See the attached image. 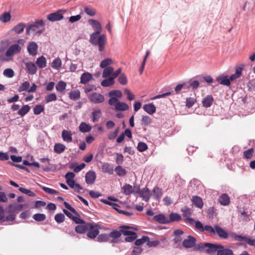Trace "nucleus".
Wrapping results in <instances>:
<instances>
[{
    "label": "nucleus",
    "instance_id": "obj_32",
    "mask_svg": "<svg viewBox=\"0 0 255 255\" xmlns=\"http://www.w3.org/2000/svg\"><path fill=\"white\" fill-rule=\"evenodd\" d=\"M9 215L5 217L4 214L0 216V221L2 222L7 221H13L15 220L16 217L15 214L9 213Z\"/></svg>",
    "mask_w": 255,
    "mask_h": 255
},
{
    "label": "nucleus",
    "instance_id": "obj_14",
    "mask_svg": "<svg viewBox=\"0 0 255 255\" xmlns=\"http://www.w3.org/2000/svg\"><path fill=\"white\" fill-rule=\"evenodd\" d=\"M96 178V174L95 171L90 170L85 175V181L88 184H93Z\"/></svg>",
    "mask_w": 255,
    "mask_h": 255
},
{
    "label": "nucleus",
    "instance_id": "obj_44",
    "mask_svg": "<svg viewBox=\"0 0 255 255\" xmlns=\"http://www.w3.org/2000/svg\"><path fill=\"white\" fill-rule=\"evenodd\" d=\"M140 191L139 185L135 184L132 187L131 185L128 184V194L130 193L139 194Z\"/></svg>",
    "mask_w": 255,
    "mask_h": 255
},
{
    "label": "nucleus",
    "instance_id": "obj_1",
    "mask_svg": "<svg viewBox=\"0 0 255 255\" xmlns=\"http://www.w3.org/2000/svg\"><path fill=\"white\" fill-rule=\"evenodd\" d=\"M25 40L24 39H19L17 40L16 43L11 44L7 49V54L13 58L14 55L19 53L22 47L24 46L25 43Z\"/></svg>",
    "mask_w": 255,
    "mask_h": 255
},
{
    "label": "nucleus",
    "instance_id": "obj_57",
    "mask_svg": "<svg viewBox=\"0 0 255 255\" xmlns=\"http://www.w3.org/2000/svg\"><path fill=\"white\" fill-rule=\"evenodd\" d=\"M18 190L20 191L21 193L27 194L30 197H34L36 195L35 194L34 192H32L30 190L27 189L23 187H19L18 188Z\"/></svg>",
    "mask_w": 255,
    "mask_h": 255
},
{
    "label": "nucleus",
    "instance_id": "obj_17",
    "mask_svg": "<svg viewBox=\"0 0 255 255\" xmlns=\"http://www.w3.org/2000/svg\"><path fill=\"white\" fill-rule=\"evenodd\" d=\"M215 234L221 239H226L228 238V234L222 227L216 225L215 226Z\"/></svg>",
    "mask_w": 255,
    "mask_h": 255
},
{
    "label": "nucleus",
    "instance_id": "obj_11",
    "mask_svg": "<svg viewBox=\"0 0 255 255\" xmlns=\"http://www.w3.org/2000/svg\"><path fill=\"white\" fill-rule=\"evenodd\" d=\"M88 23L92 26L96 31L92 34L94 35H99L101 33L102 31V26L100 23L96 20L90 19L88 20Z\"/></svg>",
    "mask_w": 255,
    "mask_h": 255
},
{
    "label": "nucleus",
    "instance_id": "obj_61",
    "mask_svg": "<svg viewBox=\"0 0 255 255\" xmlns=\"http://www.w3.org/2000/svg\"><path fill=\"white\" fill-rule=\"evenodd\" d=\"M54 219L58 223H61L65 220V216L62 213H58L55 215Z\"/></svg>",
    "mask_w": 255,
    "mask_h": 255
},
{
    "label": "nucleus",
    "instance_id": "obj_35",
    "mask_svg": "<svg viewBox=\"0 0 255 255\" xmlns=\"http://www.w3.org/2000/svg\"><path fill=\"white\" fill-rule=\"evenodd\" d=\"M108 95L111 98L110 99H118V98L122 97V93L119 90H112L109 92Z\"/></svg>",
    "mask_w": 255,
    "mask_h": 255
},
{
    "label": "nucleus",
    "instance_id": "obj_34",
    "mask_svg": "<svg viewBox=\"0 0 255 255\" xmlns=\"http://www.w3.org/2000/svg\"><path fill=\"white\" fill-rule=\"evenodd\" d=\"M65 148L66 146L63 144L55 143L54 146V151L57 154H60L65 150Z\"/></svg>",
    "mask_w": 255,
    "mask_h": 255
},
{
    "label": "nucleus",
    "instance_id": "obj_52",
    "mask_svg": "<svg viewBox=\"0 0 255 255\" xmlns=\"http://www.w3.org/2000/svg\"><path fill=\"white\" fill-rule=\"evenodd\" d=\"M84 11L88 15L93 16L96 13V10L95 8H93L89 6L84 7Z\"/></svg>",
    "mask_w": 255,
    "mask_h": 255
},
{
    "label": "nucleus",
    "instance_id": "obj_24",
    "mask_svg": "<svg viewBox=\"0 0 255 255\" xmlns=\"http://www.w3.org/2000/svg\"><path fill=\"white\" fill-rule=\"evenodd\" d=\"M216 81L221 85L229 86L231 84L230 79L227 76H219L216 78Z\"/></svg>",
    "mask_w": 255,
    "mask_h": 255
},
{
    "label": "nucleus",
    "instance_id": "obj_27",
    "mask_svg": "<svg viewBox=\"0 0 255 255\" xmlns=\"http://www.w3.org/2000/svg\"><path fill=\"white\" fill-rule=\"evenodd\" d=\"M102 170L104 173L111 175L114 172V167L110 164L104 163L102 165Z\"/></svg>",
    "mask_w": 255,
    "mask_h": 255
},
{
    "label": "nucleus",
    "instance_id": "obj_28",
    "mask_svg": "<svg viewBox=\"0 0 255 255\" xmlns=\"http://www.w3.org/2000/svg\"><path fill=\"white\" fill-rule=\"evenodd\" d=\"M213 98L212 95H207L202 100L203 106L205 108L210 107L213 104Z\"/></svg>",
    "mask_w": 255,
    "mask_h": 255
},
{
    "label": "nucleus",
    "instance_id": "obj_54",
    "mask_svg": "<svg viewBox=\"0 0 255 255\" xmlns=\"http://www.w3.org/2000/svg\"><path fill=\"white\" fill-rule=\"evenodd\" d=\"M44 110L43 106L38 104L36 105L33 108V113L35 115H38L40 114Z\"/></svg>",
    "mask_w": 255,
    "mask_h": 255
},
{
    "label": "nucleus",
    "instance_id": "obj_8",
    "mask_svg": "<svg viewBox=\"0 0 255 255\" xmlns=\"http://www.w3.org/2000/svg\"><path fill=\"white\" fill-rule=\"evenodd\" d=\"M205 246L206 247L205 251L206 253L210 255H214L216 253H217L219 244L206 243Z\"/></svg>",
    "mask_w": 255,
    "mask_h": 255
},
{
    "label": "nucleus",
    "instance_id": "obj_47",
    "mask_svg": "<svg viewBox=\"0 0 255 255\" xmlns=\"http://www.w3.org/2000/svg\"><path fill=\"white\" fill-rule=\"evenodd\" d=\"M13 58L10 54H7V51L5 53L0 55V60L2 62H9L12 60Z\"/></svg>",
    "mask_w": 255,
    "mask_h": 255
},
{
    "label": "nucleus",
    "instance_id": "obj_23",
    "mask_svg": "<svg viewBox=\"0 0 255 255\" xmlns=\"http://www.w3.org/2000/svg\"><path fill=\"white\" fill-rule=\"evenodd\" d=\"M138 194L143 200L148 201L150 197V190L145 187L140 190Z\"/></svg>",
    "mask_w": 255,
    "mask_h": 255
},
{
    "label": "nucleus",
    "instance_id": "obj_39",
    "mask_svg": "<svg viewBox=\"0 0 255 255\" xmlns=\"http://www.w3.org/2000/svg\"><path fill=\"white\" fill-rule=\"evenodd\" d=\"M152 122V119L148 116H143L141 120V124L144 127L149 126Z\"/></svg>",
    "mask_w": 255,
    "mask_h": 255
},
{
    "label": "nucleus",
    "instance_id": "obj_37",
    "mask_svg": "<svg viewBox=\"0 0 255 255\" xmlns=\"http://www.w3.org/2000/svg\"><path fill=\"white\" fill-rule=\"evenodd\" d=\"M102 116V112L100 110H94L92 113L91 118L93 122H96L100 119Z\"/></svg>",
    "mask_w": 255,
    "mask_h": 255
},
{
    "label": "nucleus",
    "instance_id": "obj_60",
    "mask_svg": "<svg viewBox=\"0 0 255 255\" xmlns=\"http://www.w3.org/2000/svg\"><path fill=\"white\" fill-rule=\"evenodd\" d=\"M148 240V237L146 236H143L141 239L136 240L134 244L136 246H140L145 243Z\"/></svg>",
    "mask_w": 255,
    "mask_h": 255
},
{
    "label": "nucleus",
    "instance_id": "obj_6",
    "mask_svg": "<svg viewBox=\"0 0 255 255\" xmlns=\"http://www.w3.org/2000/svg\"><path fill=\"white\" fill-rule=\"evenodd\" d=\"M66 11L65 9H59L56 12L48 14L47 18L48 20L52 22L59 21L63 18V13Z\"/></svg>",
    "mask_w": 255,
    "mask_h": 255
},
{
    "label": "nucleus",
    "instance_id": "obj_25",
    "mask_svg": "<svg viewBox=\"0 0 255 255\" xmlns=\"http://www.w3.org/2000/svg\"><path fill=\"white\" fill-rule=\"evenodd\" d=\"M143 109L150 115H152L156 112V107L152 103L144 105Z\"/></svg>",
    "mask_w": 255,
    "mask_h": 255
},
{
    "label": "nucleus",
    "instance_id": "obj_63",
    "mask_svg": "<svg viewBox=\"0 0 255 255\" xmlns=\"http://www.w3.org/2000/svg\"><path fill=\"white\" fill-rule=\"evenodd\" d=\"M206 231L210 235L215 234V227L213 228L210 225H205L204 228V231Z\"/></svg>",
    "mask_w": 255,
    "mask_h": 255
},
{
    "label": "nucleus",
    "instance_id": "obj_22",
    "mask_svg": "<svg viewBox=\"0 0 255 255\" xmlns=\"http://www.w3.org/2000/svg\"><path fill=\"white\" fill-rule=\"evenodd\" d=\"M193 204L196 207L202 209L203 206V202L201 197L198 196H193L191 199Z\"/></svg>",
    "mask_w": 255,
    "mask_h": 255
},
{
    "label": "nucleus",
    "instance_id": "obj_64",
    "mask_svg": "<svg viewBox=\"0 0 255 255\" xmlns=\"http://www.w3.org/2000/svg\"><path fill=\"white\" fill-rule=\"evenodd\" d=\"M147 145L143 142H139L138 143L137 149L140 152L145 151L147 149Z\"/></svg>",
    "mask_w": 255,
    "mask_h": 255
},
{
    "label": "nucleus",
    "instance_id": "obj_20",
    "mask_svg": "<svg viewBox=\"0 0 255 255\" xmlns=\"http://www.w3.org/2000/svg\"><path fill=\"white\" fill-rule=\"evenodd\" d=\"M93 79L92 74L89 72H85L83 73L80 78V83L83 84L88 83Z\"/></svg>",
    "mask_w": 255,
    "mask_h": 255
},
{
    "label": "nucleus",
    "instance_id": "obj_50",
    "mask_svg": "<svg viewBox=\"0 0 255 255\" xmlns=\"http://www.w3.org/2000/svg\"><path fill=\"white\" fill-rule=\"evenodd\" d=\"M66 84L62 81H59L56 86V89L59 92H63L66 88Z\"/></svg>",
    "mask_w": 255,
    "mask_h": 255
},
{
    "label": "nucleus",
    "instance_id": "obj_59",
    "mask_svg": "<svg viewBox=\"0 0 255 255\" xmlns=\"http://www.w3.org/2000/svg\"><path fill=\"white\" fill-rule=\"evenodd\" d=\"M30 86V84L28 81H25L23 83H22L19 87L18 89V91L19 92H21L24 91H26L27 90H28V88Z\"/></svg>",
    "mask_w": 255,
    "mask_h": 255
},
{
    "label": "nucleus",
    "instance_id": "obj_29",
    "mask_svg": "<svg viewBox=\"0 0 255 255\" xmlns=\"http://www.w3.org/2000/svg\"><path fill=\"white\" fill-rule=\"evenodd\" d=\"M218 200L219 203L224 206L229 205L230 202V197L228 194L225 193L222 194L219 198Z\"/></svg>",
    "mask_w": 255,
    "mask_h": 255
},
{
    "label": "nucleus",
    "instance_id": "obj_26",
    "mask_svg": "<svg viewBox=\"0 0 255 255\" xmlns=\"http://www.w3.org/2000/svg\"><path fill=\"white\" fill-rule=\"evenodd\" d=\"M154 220L160 224H169L168 218H166L163 214H160L155 215L153 217Z\"/></svg>",
    "mask_w": 255,
    "mask_h": 255
},
{
    "label": "nucleus",
    "instance_id": "obj_38",
    "mask_svg": "<svg viewBox=\"0 0 255 255\" xmlns=\"http://www.w3.org/2000/svg\"><path fill=\"white\" fill-rule=\"evenodd\" d=\"M30 110V107L26 105L21 107L17 112V114L21 117L25 116Z\"/></svg>",
    "mask_w": 255,
    "mask_h": 255
},
{
    "label": "nucleus",
    "instance_id": "obj_2",
    "mask_svg": "<svg viewBox=\"0 0 255 255\" xmlns=\"http://www.w3.org/2000/svg\"><path fill=\"white\" fill-rule=\"evenodd\" d=\"M97 35L91 34L90 35V42L93 45H98L99 50L102 51L104 49L106 43V36L103 34L97 37Z\"/></svg>",
    "mask_w": 255,
    "mask_h": 255
},
{
    "label": "nucleus",
    "instance_id": "obj_56",
    "mask_svg": "<svg viewBox=\"0 0 255 255\" xmlns=\"http://www.w3.org/2000/svg\"><path fill=\"white\" fill-rule=\"evenodd\" d=\"M57 100V96L55 93H51L48 95L45 99L46 103H48L52 101Z\"/></svg>",
    "mask_w": 255,
    "mask_h": 255
},
{
    "label": "nucleus",
    "instance_id": "obj_12",
    "mask_svg": "<svg viewBox=\"0 0 255 255\" xmlns=\"http://www.w3.org/2000/svg\"><path fill=\"white\" fill-rule=\"evenodd\" d=\"M38 48V45L34 41L29 42L27 46V49L29 54L33 56L37 55Z\"/></svg>",
    "mask_w": 255,
    "mask_h": 255
},
{
    "label": "nucleus",
    "instance_id": "obj_51",
    "mask_svg": "<svg viewBox=\"0 0 255 255\" xmlns=\"http://www.w3.org/2000/svg\"><path fill=\"white\" fill-rule=\"evenodd\" d=\"M232 236L236 241H244L247 243L248 242V240L249 238H248V237H247L246 236H242L241 235H237L235 233H232Z\"/></svg>",
    "mask_w": 255,
    "mask_h": 255
},
{
    "label": "nucleus",
    "instance_id": "obj_4",
    "mask_svg": "<svg viewBox=\"0 0 255 255\" xmlns=\"http://www.w3.org/2000/svg\"><path fill=\"white\" fill-rule=\"evenodd\" d=\"M108 104L112 107H114V109L116 111H125L128 109V105L124 102L119 101L118 99L115 98L110 99L108 101Z\"/></svg>",
    "mask_w": 255,
    "mask_h": 255
},
{
    "label": "nucleus",
    "instance_id": "obj_31",
    "mask_svg": "<svg viewBox=\"0 0 255 255\" xmlns=\"http://www.w3.org/2000/svg\"><path fill=\"white\" fill-rule=\"evenodd\" d=\"M79 129L82 132H88L91 130L92 127L84 122H82L79 126Z\"/></svg>",
    "mask_w": 255,
    "mask_h": 255
},
{
    "label": "nucleus",
    "instance_id": "obj_62",
    "mask_svg": "<svg viewBox=\"0 0 255 255\" xmlns=\"http://www.w3.org/2000/svg\"><path fill=\"white\" fill-rule=\"evenodd\" d=\"M196 102V100L194 98H187L186 100V106L188 108H191Z\"/></svg>",
    "mask_w": 255,
    "mask_h": 255
},
{
    "label": "nucleus",
    "instance_id": "obj_41",
    "mask_svg": "<svg viewBox=\"0 0 255 255\" xmlns=\"http://www.w3.org/2000/svg\"><path fill=\"white\" fill-rule=\"evenodd\" d=\"M114 68L112 66H108L104 69L102 76L103 78H107L110 75L112 76Z\"/></svg>",
    "mask_w": 255,
    "mask_h": 255
},
{
    "label": "nucleus",
    "instance_id": "obj_5",
    "mask_svg": "<svg viewBox=\"0 0 255 255\" xmlns=\"http://www.w3.org/2000/svg\"><path fill=\"white\" fill-rule=\"evenodd\" d=\"M87 97L89 100L94 104H100L105 101L104 96L100 93L93 92L88 94Z\"/></svg>",
    "mask_w": 255,
    "mask_h": 255
},
{
    "label": "nucleus",
    "instance_id": "obj_48",
    "mask_svg": "<svg viewBox=\"0 0 255 255\" xmlns=\"http://www.w3.org/2000/svg\"><path fill=\"white\" fill-rule=\"evenodd\" d=\"M254 149L253 148H249L248 150L244 151V157L248 159H251L254 155Z\"/></svg>",
    "mask_w": 255,
    "mask_h": 255
},
{
    "label": "nucleus",
    "instance_id": "obj_3",
    "mask_svg": "<svg viewBox=\"0 0 255 255\" xmlns=\"http://www.w3.org/2000/svg\"><path fill=\"white\" fill-rule=\"evenodd\" d=\"M119 230H114L111 232L109 236L113 239H117L122 235L126 236L125 238L126 242H128V225L120 226Z\"/></svg>",
    "mask_w": 255,
    "mask_h": 255
},
{
    "label": "nucleus",
    "instance_id": "obj_53",
    "mask_svg": "<svg viewBox=\"0 0 255 255\" xmlns=\"http://www.w3.org/2000/svg\"><path fill=\"white\" fill-rule=\"evenodd\" d=\"M33 219L36 221H43L46 219V215L44 214L37 213L33 215Z\"/></svg>",
    "mask_w": 255,
    "mask_h": 255
},
{
    "label": "nucleus",
    "instance_id": "obj_13",
    "mask_svg": "<svg viewBox=\"0 0 255 255\" xmlns=\"http://www.w3.org/2000/svg\"><path fill=\"white\" fill-rule=\"evenodd\" d=\"M217 255H234V253L231 249L226 248L223 245L219 244Z\"/></svg>",
    "mask_w": 255,
    "mask_h": 255
},
{
    "label": "nucleus",
    "instance_id": "obj_40",
    "mask_svg": "<svg viewBox=\"0 0 255 255\" xmlns=\"http://www.w3.org/2000/svg\"><path fill=\"white\" fill-rule=\"evenodd\" d=\"M10 44L9 40L7 39L1 40L0 42V53L4 51L9 47Z\"/></svg>",
    "mask_w": 255,
    "mask_h": 255
},
{
    "label": "nucleus",
    "instance_id": "obj_58",
    "mask_svg": "<svg viewBox=\"0 0 255 255\" xmlns=\"http://www.w3.org/2000/svg\"><path fill=\"white\" fill-rule=\"evenodd\" d=\"M113 63V61L111 58H106L103 61L100 63V67L102 68H107L108 65L112 64Z\"/></svg>",
    "mask_w": 255,
    "mask_h": 255
},
{
    "label": "nucleus",
    "instance_id": "obj_16",
    "mask_svg": "<svg viewBox=\"0 0 255 255\" xmlns=\"http://www.w3.org/2000/svg\"><path fill=\"white\" fill-rule=\"evenodd\" d=\"M181 211L183 213V217H185L186 218V220L189 222L190 224H193L194 223L195 220L193 219L190 217V216L191 215V209L185 206L183 208L181 209Z\"/></svg>",
    "mask_w": 255,
    "mask_h": 255
},
{
    "label": "nucleus",
    "instance_id": "obj_49",
    "mask_svg": "<svg viewBox=\"0 0 255 255\" xmlns=\"http://www.w3.org/2000/svg\"><path fill=\"white\" fill-rule=\"evenodd\" d=\"M69 97L72 100L75 101L78 100L80 98V92L78 90L71 91L69 93Z\"/></svg>",
    "mask_w": 255,
    "mask_h": 255
},
{
    "label": "nucleus",
    "instance_id": "obj_36",
    "mask_svg": "<svg viewBox=\"0 0 255 255\" xmlns=\"http://www.w3.org/2000/svg\"><path fill=\"white\" fill-rule=\"evenodd\" d=\"M181 220V217L180 215L175 213H171L169 215V218H168L169 223L175 221H179Z\"/></svg>",
    "mask_w": 255,
    "mask_h": 255
},
{
    "label": "nucleus",
    "instance_id": "obj_33",
    "mask_svg": "<svg viewBox=\"0 0 255 255\" xmlns=\"http://www.w3.org/2000/svg\"><path fill=\"white\" fill-rule=\"evenodd\" d=\"M36 64L40 68H43L46 66V60L45 57L41 56L36 61Z\"/></svg>",
    "mask_w": 255,
    "mask_h": 255
},
{
    "label": "nucleus",
    "instance_id": "obj_30",
    "mask_svg": "<svg viewBox=\"0 0 255 255\" xmlns=\"http://www.w3.org/2000/svg\"><path fill=\"white\" fill-rule=\"evenodd\" d=\"M243 71V68L241 67L236 68V72L235 74H232L230 77V81H234L241 77Z\"/></svg>",
    "mask_w": 255,
    "mask_h": 255
},
{
    "label": "nucleus",
    "instance_id": "obj_43",
    "mask_svg": "<svg viewBox=\"0 0 255 255\" xmlns=\"http://www.w3.org/2000/svg\"><path fill=\"white\" fill-rule=\"evenodd\" d=\"M114 78L110 77L108 79H106L101 82V85L103 87H107L113 85L114 84Z\"/></svg>",
    "mask_w": 255,
    "mask_h": 255
},
{
    "label": "nucleus",
    "instance_id": "obj_9",
    "mask_svg": "<svg viewBox=\"0 0 255 255\" xmlns=\"http://www.w3.org/2000/svg\"><path fill=\"white\" fill-rule=\"evenodd\" d=\"M87 236L89 238L94 239L99 233L98 225L95 223H92L91 228H88Z\"/></svg>",
    "mask_w": 255,
    "mask_h": 255
},
{
    "label": "nucleus",
    "instance_id": "obj_42",
    "mask_svg": "<svg viewBox=\"0 0 255 255\" xmlns=\"http://www.w3.org/2000/svg\"><path fill=\"white\" fill-rule=\"evenodd\" d=\"M62 64L61 60L60 58L57 57L55 58L51 63V66L52 68L55 69H59Z\"/></svg>",
    "mask_w": 255,
    "mask_h": 255
},
{
    "label": "nucleus",
    "instance_id": "obj_46",
    "mask_svg": "<svg viewBox=\"0 0 255 255\" xmlns=\"http://www.w3.org/2000/svg\"><path fill=\"white\" fill-rule=\"evenodd\" d=\"M11 15L9 12H5L0 15V20L3 22L6 23L10 21Z\"/></svg>",
    "mask_w": 255,
    "mask_h": 255
},
{
    "label": "nucleus",
    "instance_id": "obj_18",
    "mask_svg": "<svg viewBox=\"0 0 255 255\" xmlns=\"http://www.w3.org/2000/svg\"><path fill=\"white\" fill-rule=\"evenodd\" d=\"M92 223H86L85 224L77 225L75 227V231L77 233L83 234L88 230V228H91Z\"/></svg>",
    "mask_w": 255,
    "mask_h": 255
},
{
    "label": "nucleus",
    "instance_id": "obj_10",
    "mask_svg": "<svg viewBox=\"0 0 255 255\" xmlns=\"http://www.w3.org/2000/svg\"><path fill=\"white\" fill-rule=\"evenodd\" d=\"M196 239L193 236H188L187 239H184L182 242L183 247L185 248H191L195 246Z\"/></svg>",
    "mask_w": 255,
    "mask_h": 255
},
{
    "label": "nucleus",
    "instance_id": "obj_55",
    "mask_svg": "<svg viewBox=\"0 0 255 255\" xmlns=\"http://www.w3.org/2000/svg\"><path fill=\"white\" fill-rule=\"evenodd\" d=\"M17 211V204H10L8 206V208L6 209L5 212L7 213L14 214Z\"/></svg>",
    "mask_w": 255,
    "mask_h": 255
},
{
    "label": "nucleus",
    "instance_id": "obj_19",
    "mask_svg": "<svg viewBox=\"0 0 255 255\" xmlns=\"http://www.w3.org/2000/svg\"><path fill=\"white\" fill-rule=\"evenodd\" d=\"M61 136L64 141L68 143L72 141V133L71 131L64 129L62 131Z\"/></svg>",
    "mask_w": 255,
    "mask_h": 255
},
{
    "label": "nucleus",
    "instance_id": "obj_7",
    "mask_svg": "<svg viewBox=\"0 0 255 255\" xmlns=\"http://www.w3.org/2000/svg\"><path fill=\"white\" fill-rule=\"evenodd\" d=\"M44 23L42 19H39L26 27V32L27 35H29L31 31H35L39 26H44Z\"/></svg>",
    "mask_w": 255,
    "mask_h": 255
},
{
    "label": "nucleus",
    "instance_id": "obj_45",
    "mask_svg": "<svg viewBox=\"0 0 255 255\" xmlns=\"http://www.w3.org/2000/svg\"><path fill=\"white\" fill-rule=\"evenodd\" d=\"M162 189L158 187H155L153 189V195L155 199H159L162 196Z\"/></svg>",
    "mask_w": 255,
    "mask_h": 255
},
{
    "label": "nucleus",
    "instance_id": "obj_21",
    "mask_svg": "<svg viewBox=\"0 0 255 255\" xmlns=\"http://www.w3.org/2000/svg\"><path fill=\"white\" fill-rule=\"evenodd\" d=\"M26 27V24L24 23L20 22L14 26L11 29V31H13L16 34H19L23 32L24 29Z\"/></svg>",
    "mask_w": 255,
    "mask_h": 255
},
{
    "label": "nucleus",
    "instance_id": "obj_15",
    "mask_svg": "<svg viewBox=\"0 0 255 255\" xmlns=\"http://www.w3.org/2000/svg\"><path fill=\"white\" fill-rule=\"evenodd\" d=\"M24 64L25 65V69L27 72L30 75H34L35 74L37 70V68L33 62H25Z\"/></svg>",
    "mask_w": 255,
    "mask_h": 255
}]
</instances>
